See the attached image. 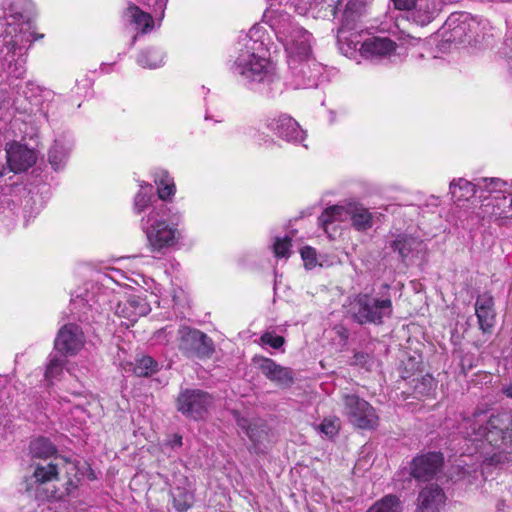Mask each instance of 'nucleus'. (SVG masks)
I'll list each match as a JSON object with an SVG mask.
<instances>
[{"label":"nucleus","instance_id":"c9c22d12","mask_svg":"<svg viewBox=\"0 0 512 512\" xmlns=\"http://www.w3.org/2000/svg\"><path fill=\"white\" fill-rule=\"evenodd\" d=\"M140 187H141V190L136 194V196L134 198V205H133L134 211L137 214H140L141 212H143L149 206V204L151 202V195L144 192V189L148 188L151 191L152 186L150 184L143 183L140 185Z\"/></svg>","mask_w":512,"mask_h":512},{"label":"nucleus","instance_id":"7ed1b4c3","mask_svg":"<svg viewBox=\"0 0 512 512\" xmlns=\"http://www.w3.org/2000/svg\"><path fill=\"white\" fill-rule=\"evenodd\" d=\"M459 429L466 440L487 444L493 449L503 450L512 444V414L509 412L489 415L487 411L477 409L462 420ZM506 459L507 455L499 451L486 460L489 465L496 466Z\"/></svg>","mask_w":512,"mask_h":512},{"label":"nucleus","instance_id":"603ef678","mask_svg":"<svg viewBox=\"0 0 512 512\" xmlns=\"http://www.w3.org/2000/svg\"><path fill=\"white\" fill-rule=\"evenodd\" d=\"M315 5H319L322 3H326L328 7L331 8V13L334 17L337 15L338 6L342 2V0H311Z\"/></svg>","mask_w":512,"mask_h":512},{"label":"nucleus","instance_id":"052dcab7","mask_svg":"<svg viewBox=\"0 0 512 512\" xmlns=\"http://www.w3.org/2000/svg\"><path fill=\"white\" fill-rule=\"evenodd\" d=\"M2 175H3V172H2V171H0V177H1Z\"/></svg>","mask_w":512,"mask_h":512},{"label":"nucleus","instance_id":"79ce46f5","mask_svg":"<svg viewBox=\"0 0 512 512\" xmlns=\"http://www.w3.org/2000/svg\"><path fill=\"white\" fill-rule=\"evenodd\" d=\"M332 332L334 333L333 340L335 343L341 347L344 348L349 340L350 332L349 330L342 324L335 325L332 329Z\"/></svg>","mask_w":512,"mask_h":512},{"label":"nucleus","instance_id":"6ab92c4d","mask_svg":"<svg viewBox=\"0 0 512 512\" xmlns=\"http://www.w3.org/2000/svg\"><path fill=\"white\" fill-rule=\"evenodd\" d=\"M7 164L13 172H23L36 162V154L33 150L19 143H11L6 148Z\"/></svg>","mask_w":512,"mask_h":512},{"label":"nucleus","instance_id":"f3484780","mask_svg":"<svg viewBox=\"0 0 512 512\" xmlns=\"http://www.w3.org/2000/svg\"><path fill=\"white\" fill-rule=\"evenodd\" d=\"M231 414L238 428H240L251 441L255 451L268 435L267 424L262 420H250L243 416L240 411L232 410Z\"/></svg>","mask_w":512,"mask_h":512},{"label":"nucleus","instance_id":"a878e982","mask_svg":"<svg viewBox=\"0 0 512 512\" xmlns=\"http://www.w3.org/2000/svg\"><path fill=\"white\" fill-rule=\"evenodd\" d=\"M56 452V446L49 438L44 436L33 439L29 444V453L32 458L47 459Z\"/></svg>","mask_w":512,"mask_h":512},{"label":"nucleus","instance_id":"412c9836","mask_svg":"<svg viewBox=\"0 0 512 512\" xmlns=\"http://www.w3.org/2000/svg\"><path fill=\"white\" fill-rule=\"evenodd\" d=\"M445 499V493L439 485L429 484L419 492L416 512H439Z\"/></svg>","mask_w":512,"mask_h":512},{"label":"nucleus","instance_id":"39448f33","mask_svg":"<svg viewBox=\"0 0 512 512\" xmlns=\"http://www.w3.org/2000/svg\"><path fill=\"white\" fill-rule=\"evenodd\" d=\"M170 208L165 204L153 206L152 210L142 217L141 229L145 233L149 245L155 251L173 246L177 239L175 224H168L167 220Z\"/></svg>","mask_w":512,"mask_h":512},{"label":"nucleus","instance_id":"9b49d317","mask_svg":"<svg viewBox=\"0 0 512 512\" xmlns=\"http://www.w3.org/2000/svg\"><path fill=\"white\" fill-rule=\"evenodd\" d=\"M253 364L270 381L277 385L289 388L295 382V373L290 367L277 364L273 359L260 355L252 358Z\"/></svg>","mask_w":512,"mask_h":512},{"label":"nucleus","instance_id":"473e14b6","mask_svg":"<svg viewBox=\"0 0 512 512\" xmlns=\"http://www.w3.org/2000/svg\"><path fill=\"white\" fill-rule=\"evenodd\" d=\"M172 497L173 506L178 512H186L193 505V494L184 488H175L172 492Z\"/></svg>","mask_w":512,"mask_h":512},{"label":"nucleus","instance_id":"864d4df0","mask_svg":"<svg viewBox=\"0 0 512 512\" xmlns=\"http://www.w3.org/2000/svg\"><path fill=\"white\" fill-rule=\"evenodd\" d=\"M395 8L399 10H411L416 6L418 0H392Z\"/></svg>","mask_w":512,"mask_h":512},{"label":"nucleus","instance_id":"4d7b16f0","mask_svg":"<svg viewBox=\"0 0 512 512\" xmlns=\"http://www.w3.org/2000/svg\"><path fill=\"white\" fill-rule=\"evenodd\" d=\"M507 65L510 75L512 76V48L507 53Z\"/></svg>","mask_w":512,"mask_h":512},{"label":"nucleus","instance_id":"393cba45","mask_svg":"<svg viewBox=\"0 0 512 512\" xmlns=\"http://www.w3.org/2000/svg\"><path fill=\"white\" fill-rule=\"evenodd\" d=\"M348 218L351 219L353 227L358 231H365L372 226V215L364 207L356 205H348Z\"/></svg>","mask_w":512,"mask_h":512},{"label":"nucleus","instance_id":"3c124183","mask_svg":"<svg viewBox=\"0 0 512 512\" xmlns=\"http://www.w3.org/2000/svg\"><path fill=\"white\" fill-rule=\"evenodd\" d=\"M25 60L20 59L16 61L13 65L10 64L9 66V73L14 76L15 78H22L26 72L25 69Z\"/></svg>","mask_w":512,"mask_h":512},{"label":"nucleus","instance_id":"c03bdc74","mask_svg":"<svg viewBox=\"0 0 512 512\" xmlns=\"http://www.w3.org/2000/svg\"><path fill=\"white\" fill-rule=\"evenodd\" d=\"M36 89L38 90V95H35V104H39L41 106L40 110L43 111L44 114L47 113L48 109L45 108L44 102H49L54 98V92L37 86Z\"/></svg>","mask_w":512,"mask_h":512},{"label":"nucleus","instance_id":"72a5a7b5","mask_svg":"<svg viewBox=\"0 0 512 512\" xmlns=\"http://www.w3.org/2000/svg\"><path fill=\"white\" fill-rule=\"evenodd\" d=\"M69 150L61 143L55 142L49 151V163L55 170L60 169L66 162Z\"/></svg>","mask_w":512,"mask_h":512},{"label":"nucleus","instance_id":"6e6d98bb","mask_svg":"<svg viewBox=\"0 0 512 512\" xmlns=\"http://www.w3.org/2000/svg\"><path fill=\"white\" fill-rule=\"evenodd\" d=\"M182 436L179 434H174L173 437L168 440L167 445L172 449H176L182 446Z\"/></svg>","mask_w":512,"mask_h":512},{"label":"nucleus","instance_id":"c756f323","mask_svg":"<svg viewBox=\"0 0 512 512\" xmlns=\"http://www.w3.org/2000/svg\"><path fill=\"white\" fill-rule=\"evenodd\" d=\"M154 181L158 187L157 192L161 200L165 201L174 196L176 191L175 184L166 171L157 173Z\"/></svg>","mask_w":512,"mask_h":512},{"label":"nucleus","instance_id":"bb28decb","mask_svg":"<svg viewBox=\"0 0 512 512\" xmlns=\"http://www.w3.org/2000/svg\"><path fill=\"white\" fill-rule=\"evenodd\" d=\"M126 17L131 23H134L143 33H147L153 29V18L150 13L142 11L139 7L131 4L125 12Z\"/></svg>","mask_w":512,"mask_h":512},{"label":"nucleus","instance_id":"bf43d9fd","mask_svg":"<svg viewBox=\"0 0 512 512\" xmlns=\"http://www.w3.org/2000/svg\"><path fill=\"white\" fill-rule=\"evenodd\" d=\"M311 75V72L309 70H306V77H309Z\"/></svg>","mask_w":512,"mask_h":512},{"label":"nucleus","instance_id":"49530a36","mask_svg":"<svg viewBox=\"0 0 512 512\" xmlns=\"http://www.w3.org/2000/svg\"><path fill=\"white\" fill-rule=\"evenodd\" d=\"M70 464L72 465V469L77 471V473H79L82 477L86 475L90 481L96 479L95 472L87 462H83L81 464L80 461H76Z\"/></svg>","mask_w":512,"mask_h":512},{"label":"nucleus","instance_id":"423d86ee","mask_svg":"<svg viewBox=\"0 0 512 512\" xmlns=\"http://www.w3.org/2000/svg\"><path fill=\"white\" fill-rule=\"evenodd\" d=\"M32 9L31 0H15L11 3L5 11V19L9 27L18 25L19 32L15 35L13 41V50L26 47V44H31L37 39L43 38V34L37 35L32 31L33 25L30 21V12Z\"/></svg>","mask_w":512,"mask_h":512},{"label":"nucleus","instance_id":"8fccbe9b","mask_svg":"<svg viewBox=\"0 0 512 512\" xmlns=\"http://www.w3.org/2000/svg\"><path fill=\"white\" fill-rule=\"evenodd\" d=\"M79 473H75L74 478H69L67 482L65 483V492H62L60 494L57 493V496H61L60 499H62L64 496H70L75 490H77L79 483H80V477L78 476Z\"/></svg>","mask_w":512,"mask_h":512},{"label":"nucleus","instance_id":"13d9d810","mask_svg":"<svg viewBox=\"0 0 512 512\" xmlns=\"http://www.w3.org/2000/svg\"><path fill=\"white\" fill-rule=\"evenodd\" d=\"M503 393L508 397L512 399V385L506 386L503 388Z\"/></svg>","mask_w":512,"mask_h":512},{"label":"nucleus","instance_id":"9d476101","mask_svg":"<svg viewBox=\"0 0 512 512\" xmlns=\"http://www.w3.org/2000/svg\"><path fill=\"white\" fill-rule=\"evenodd\" d=\"M344 404L349 421L360 429H374L378 425L375 409L359 396L345 395Z\"/></svg>","mask_w":512,"mask_h":512},{"label":"nucleus","instance_id":"ddd939ff","mask_svg":"<svg viewBox=\"0 0 512 512\" xmlns=\"http://www.w3.org/2000/svg\"><path fill=\"white\" fill-rule=\"evenodd\" d=\"M58 478V469L57 465L53 463H49L45 466L43 465H37L32 477L30 479L25 480V492L31 493L32 491V485L30 484V480L33 481L36 484L35 489V499L38 501H45L49 500L51 498L53 499H60L61 496H57V491L53 490L50 493L48 492H41V485L50 482L52 480H55Z\"/></svg>","mask_w":512,"mask_h":512},{"label":"nucleus","instance_id":"58836bf2","mask_svg":"<svg viewBox=\"0 0 512 512\" xmlns=\"http://www.w3.org/2000/svg\"><path fill=\"white\" fill-rule=\"evenodd\" d=\"M467 18L468 16L464 14H453L448 18L446 25L454 32L455 36H458L465 31Z\"/></svg>","mask_w":512,"mask_h":512},{"label":"nucleus","instance_id":"ea45409f","mask_svg":"<svg viewBox=\"0 0 512 512\" xmlns=\"http://www.w3.org/2000/svg\"><path fill=\"white\" fill-rule=\"evenodd\" d=\"M373 363V356L367 352H355L350 364L369 370Z\"/></svg>","mask_w":512,"mask_h":512},{"label":"nucleus","instance_id":"1a4fd4ad","mask_svg":"<svg viewBox=\"0 0 512 512\" xmlns=\"http://www.w3.org/2000/svg\"><path fill=\"white\" fill-rule=\"evenodd\" d=\"M214 402V397L202 389L186 388L176 398V409L188 419L199 421L205 418Z\"/></svg>","mask_w":512,"mask_h":512},{"label":"nucleus","instance_id":"5fc2aeb1","mask_svg":"<svg viewBox=\"0 0 512 512\" xmlns=\"http://www.w3.org/2000/svg\"><path fill=\"white\" fill-rule=\"evenodd\" d=\"M297 252L300 253V256H315V250L310 246H301L300 244H297Z\"/></svg>","mask_w":512,"mask_h":512},{"label":"nucleus","instance_id":"f8f14e48","mask_svg":"<svg viewBox=\"0 0 512 512\" xmlns=\"http://www.w3.org/2000/svg\"><path fill=\"white\" fill-rule=\"evenodd\" d=\"M443 462L444 458L441 452L418 455L410 463V474L418 481H429L436 475Z\"/></svg>","mask_w":512,"mask_h":512},{"label":"nucleus","instance_id":"f704fd0d","mask_svg":"<svg viewBox=\"0 0 512 512\" xmlns=\"http://www.w3.org/2000/svg\"><path fill=\"white\" fill-rule=\"evenodd\" d=\"M125 309L131 310V313L128 315V317L145 316L150 311V307L145 299L135 295H132L127 299L125 303Z\"/></svg>","mask_w":512,"mask_h":512},{"label":"nucleus","instance_id":"b1692460","mask_svg":"<svg viewBox=\"0 0 512 512\" xmlns=\"http://www.w3.org/2000/svg\"><path fill=\"white\" fill-rule=\"evenodd\" d=\"M409 384L412 388V394L417 399L432 396L437 388V380L429 373L412 378Z\"/></svg>","mask_w":512,"mask_h":512},{"label":"nucleus","instance_id":"37998d69","mask_svg":"<svg viewBox=\"0 0 512 512\" xmlns=\"http://www.w3.org/2000/svg\"><path fill=\"white\" fill-rule=\"evenodd\" d=\"M319 430L329 438L336 436L339 432L338 419L325 418L319 425Z\"/></svg>","mask_w":512,"mask_h":512},{"label":"nucleus","instance_id":"4468645a","mask_svg":"<svg viewBox=\"0 0 512 512\" xmlns=\"http://www.w3.org/2000/svg\"><path fill=\"white\" fill-rule=\"evenodd\" d=\"M267 128L278 137L288 142H299L305 137L299 124L286 114L279 115L267 121Z\"/></svg>","mask_w":512,"mask_h":512},{"label":"nucleus","instance_id":"e433bc0d","mask_svg":"<svg viewBox=\"0 0 512 512\" xmlns=\"http://www.w3.org/2000/svg\"><path fill=\"white\" fill-rule=\"evenodd\" d=\"M295 244L292 243L291 238L289 236L276 237L273 243V251L275 256H286L290 253H295L296 251L292 248Z\"/></svg>","mask_w":512,"mask_h":512},{"label":"nucleus","instance_id":"2eb2a0df","mask_svg":"<svg viewBox=\"0 0 512 512\" xmlns=\"http://www.w3.org/2000/svg\"><path fill=\"white\" fill-rule=\"evenodd\" d=\"M474 307L479 329L483 334L492 333L496 324V311L494 308V298L491 293L484 292L478 295Z\"/></svg>","mask_w":512,"mask_h":512},{"label":"nucleus","instance_id":"dca6fc26","mask_svg":"<svg viewBox=\"0 0 512 512\" xmlns=\"http://www.w3.org/2000/svg\"><path fill=\"white\" fill-rule=\"evenodd\" d=\"M82 333L74 324L64 325L58 332L54 341V348L61 355H75L82 347Z\"/></svg>","mask_w":512,"mask_h":512},{"label":"nucleus","instance_id":"5701e85b","mask_svg":"<svg viewBox=\"0 0 512 512\" xmlns=\"http://www.w3.org/2000/svg\"><path fill=\"white\" fill-rule=\"evenodd\" d=\"M481 189L480 179L476 180V182H470L459 178L452 180L450 183V193L457 202L472 198Z\"/></svg>","mask_w":512,"mask_h":512},{"label":"nucleus","instance_id":"a19ab883","mask_svg":"<svg viewBox=\"0 0 512 512\" xmlns=\"http://www.w3.org/2000/svg\"><path fill=\"white\" fill-rule=\"evenodd\" d=\"M260 341L264 345H268L273 349H280L285 344V338L281 335H277L274 332H265L261 337Z\"/></svg>","mask_w":512,"mask_h":512},{"label":"nucleus","instance_id":"aec40b11","mask_svg":"<svg viewBox=\"0 0 512 512\" xmlns=\"http://www.w3.org/2000/svg\"><path fill=\"white\" fill-rule=\"evenodd\" d=\"M386 249L391 253H398L399 256H408L409 254L425 253L426 245L417 237L408 234H397L391 235L387 240Z\"/></svg>","mask_w":512,"mask_h":512},{"label":"nucleus","instance_id":"de8ad7c7","mask_svg":"<svg viewBox=\"0 0 512 512\" xmlns=\"http://www.w3.org/2000/svg\"><path fill=\"white\" fill-rule=\"evenodd\" d=\"M482 189L486 190L487 192H496L501 191L502 186L505 184L502 180L499 178H481L480 179Z\"/></svg>","mask_w":512,"mask_h":512},{"label":"nucleus","instance_id":"f03ea898","mask_svg":"<svg viewBox=\"0 0 512 512\" xmlns=\"http://www.w3.org/2000/svg\"><path fill=\"white\" fill-rule=\"evenodd\" d=\"M261 27L253 26L245 36V49L241 50L235 63V72L247 80L252 89L266 97H275L283 91V84L276 72V67L265 56L263 41L259 33Z\"/></svg>","mask_w":512,"mask_h":512},{"label":"nucleus","instance_id":"7c9ffc66","mask_svg":"<svg viewBox=\"0 0 512 512\" xmlns=\"http://www.w3.org/2000/svg\"><path fill=\"white\" fill-rule=\"evenodd\" d=\"M366 512H402V505L396 495L389 494L375 502Z\"/></svg>","mask_w":512,"mask_h":512},{"label":"nucleus","instance_id":"a18cd8bd","mask_svg":"<svg viewBox=\"0 0 512 512\" xmlns=\"http://www.w3.org/2000/svg\"><path fill=\"white\" fill-rule=\"evenodd\" d=\"M147 6L155 14L156 17L162 19L164 17V10L167 0H139Z\"/></svg>","mask_w":512,"mask_h":512},{"label":"nucleus","instance_id":"2f4dec72","mask_svg":"<svg viewBox=\"0 0 512 512\" xmlns=\"http://www.w3.org/2000/svg\"><path fill=\"white\" fill-rule=\"evenodd\" d=\"M163 53L155 48L143 50L137 57V63L144 68H157L163 63Z\"/></svg>","mask_w":512,"mask_h":512},{"label":"nucleus","instance_id":"f257e3e1","mask_svg":"<svg viewBox=\"0 0 512 512\" xmlns=\"http://www.w3.org/2000/svg\"><path fill=\"white\" fill-rule=\"evenodd\" d=\"M272 27L287 53L290 84L295 89H310L325 82V67L313 56L312 34L294 24L288 15L275 19Z\"/></svg>","mask_w":512,"mask_h":512},{"label":"nucleus","instance_id":"a211bd4d","mask_svg":"<svg viewBox=\"0 0 512 512\" xmlns=\"http://www.w3.org/2000/svg\"><path fill=\"white\" fill-rule=\"evenodd\" d=\"M397 44L387 37H372L360 44V54L370 60L389 58L394 54Z\"/></svg>","mask_w":512,"mask_h":512},{"label":"nucleus","instance_id":"6e6552de","mask_svg":"<svg viewBox=\"0 0 512 512\" xmlns=\"http://www.w3.org/2000/svg\"><path fill=\"white\" fill-rule=\"evenodd\" d=\"M364 9L361 0H349L342 12L341 25L337 30V42L340 50L345 53H353L359 44L358 34L351 32L356 25Z\"/></svg>","mask_w":512,"mask_h":512},{"label":"nucleus","instance_id":"cd10ccee","mask_svg":"<svg viewBox=\"0 0 512 512\" xmlns=\"http://www.w3.org/2000/svg\"><path fill=\"white\" fill-rule=\"evenodd\" d=\"M423 361L420 354L409 355L401 361L399 366L400 377L403 380L415 378L417 373L422 372Z\"/></svg>","mask_w":512,"mask_h":512},{"label":"nucleus","instance_id":"0eeeda50","mask_svg":"<svg viewBox=\"0 0 512 512\" xmlns=\"http://www.w3.org/2000/svg\"><path fill=\"white\" fill-rule=\"evenodd\" d=\"M177 340L179 351L190 359H208L215 352L212 338L201 330L190 326H180Z\"/></svg>","mask_w":512,"mask_h":512},{"label":"nucleus","instance_id":"4be33fe9","mask_svg":"<svg viewBox=\"0 0 512 512\" xmlns=\"http://www.w3.org/2000/svg\"><path fill=\"white\" fill-rule=\"evenodd\" d=\"M349 211L347 207L334 205L326 208L318 218L319 225L327 233L328 237L333 239L338 232L336 222H343L348 219Z\"/></svg>","mask_w":512,"mask_h":512},{"label":"nucleus","instance_id":"09e8293b","mask_svg":"<svg viewBox=\"0 0 512 512\" xmlns=\"http://www.w3.org/2000/svg\"><path fill=\"white\" fill-rule=\"evenodd\" d=\"M304 268L308 271L315 269L316 267H328L333 263L329 261V258H322V261L319 262V258H302Z\"/></svg>","mask_w":512,"mask_h":512},{"label":"nucleus","instance_id":"4c0bfd02","mask_svg":"<svg viewBox=\"0 0 512 512\" xmlns=\"http://www.w3.org/2000/svg\"><path fill=\"white\" fill-rule=\"evenodd\" d=\"M64 361L57 357V356H51L49 359V363L46 366L45 370V378L48 381H51L52 379L56 378L62 373L63 370Z\"/></svg>","mask_w":512,"mask_h":512},{"label":"nucleus","instance_id":"c85d7f7f","mask_svg":"<svg viewBox=\"0 0 512 512\" xmlns=\"http://www.w3.org/2000/svg\"><path fill=\"white\" fill-rule=\"evenodd\" d=\"M160 370V364L149 355H142L135 360L133 372L138 377H149Z\"/></svg>","mask_w":512,"mask_h":512},{"label":"nucleus","instance_id":"20e7f679","mask_svg":"<svg viewBox=\"0 0 512 512\" xmlns=\"http://www.w3.org/2000/svg\"><path fill=\"white\" fill-rule=\"evenodd\" d=\"M348 301L350 319L361 326H380L393 314L391 285L388 283L374 284L371 290L354 294Z\"/></svg>","mask_w":512,"mask_h":512}]
</instances>
